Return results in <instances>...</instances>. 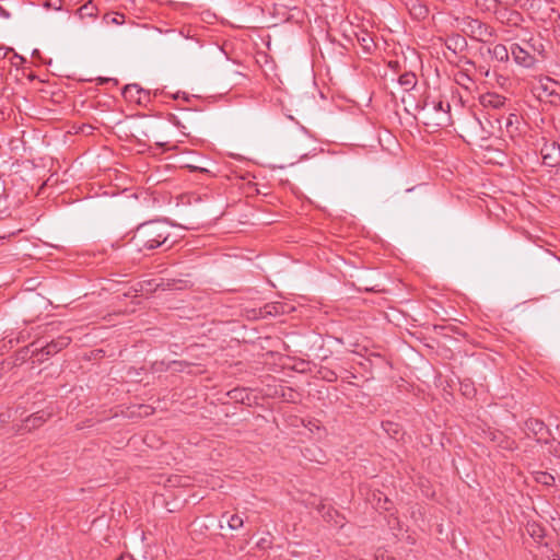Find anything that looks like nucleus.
I'll return each mask as SVG.
<instances>
[{"label":"nucleus","mask_w":560,"mask_h":560,"mask_svg":"<svg viewBox=\"0 0 560 560\" xmlns=\"http://www.w3.org/2000/svg\"><path fill=\"white\" fill-rule=\"evenodd\" d=\"M170 235L165 221L151 220L137 226L131 243L139 252L153 250L165 244Z\"/></svg>","instance_id":"1"},{"label":"nucleus","mask_w":560,"mask_h":560,"mask_svg":"<svg viewBox=\"0 0 560 560\" xmlns=\"http://www.w3.org/2000/svg\"><path fill=\"white\" fill-rule=\"evenodd\" d=\"M428 103H425L421 109L425 110L427 121L424 122L427 126L434 127H447L452 122L451 117V105L450 103H445L443 101L433 102L431 108H427Z\"/></svg>","instance_id":"2"},{"label":"nucleus","mask_w":560,"mask_h":560,"mask_svg":"<svg viewBox=\"0 0 560 560\" xmlns=\"http://www.w3.org/2000/svg\"><path fill=\"white\" fill-rule=\"evenodd\" d=\"M71 342V338L68 336H59L56 339L36 349L34 355L38 362L47 360L49 357L57 354L62 349L67 348Z\"/></svg>","instance_id":"3"},{"label":"nucleus","mask_w":560,"mask_h":560,"mask_svg":"<svg viewBox=\"0 0 560 560\" xmlns=\"http://www.w3.org/2000/svg\"><path fill=\"white\" fill-rule=\"evenodd\" d=\"M465 25L469 36L478 42L486 43L495 35L493 27L477 19L467 18Z\"/></svg>","instance_id":"4"},{"label":"nucleus","mask_w":560,"mask_h":560,"mask_svg":"<svg viewBox=\"0 0 560 560\" xmlns=\"http://www.w3.org/2000/svg\"><path fill=\"white\" fill-rule=\"evenodd\" d=\"M541 141L540 155L542 164L548 167L558 166L560 164V144L557 141H548L546 138H542Z\"/></svg>","instance_id":"5"},{"label":"nucleus","mask_w":560,"mask_h":560,"mask_svg":"<svg viewBox=\"0 0 560 560\" xmlns=\"http://www.w3.org/2000/svg\"><path fill=\"white\" fill-rule=\"evenodd\" d=\"M530 49L535 50V47L529 43H525V47L518 44H513L511 46V54L516 63L530 68L536 62V58L532 54Z\"/></svg>","instance_id":"6"},{"label":"nucleus","mask_w":560,"mask_h":560,"mask_svg":"<svg viewBox=\"0 0 560 560\" xmlns=\"http://www.w3.org/2000/svg\"><path fill=\"white\" fill-rule=\"evenodd\" d=\"M122 96L129 102H136L139 105H147L150 102V92L142 89L139 84H127L122 89Z\"/></svg>","instance_id":"7"},{"label":"nucleus","mask_w":560,"mask_h":560,"mask_svg":"<svg viewBox=\"0 0 560 560\" xmlns=\"http://www.w3.org/2000/svg\"><path fill=\"white\" fill-rule=\"evenodd\" d=\"M493 12L498 21L509 26H516L523 21L522 14L518 11L509 10V7L495 8Z\"/></svg>","instance_id":"8"},{"label":"nucleus","mask_w":560,"mask_h":560,"mask_svg":"<svg viewBox=\"0 0 560 560\" xmlns=\"http://www.w3.org/2000/svg\"><path fill=\"white\" fill-rule=\"evenodd\" d=\"M445 47L454 55H460L468 48L467 39L460 34H451L445 38Z\"/></svg>","instance_id":"9"},{"label":"nucleus","mask_w":560,"mask_h":560,"mask_svg":"<svg viewBox=\"0 0 560 560\" xmlns=\"http://www.w3.org/2000/svg\"><path fill=\"white\" fill-rule=\"evenodd\" d=\"M525 428L528 430L538 442V438L551 436V431L547 428L544 421L535 418H529L525 421Z\"/></svg>","instance_id":"10"},{"label":"nucleus","mask_w":560,"mask_h":560,"mask_svg":"<svg viewBox=\"0 0 560 560\" xmlns=\"http://www.w3.org/2000/svg\"><path fill=\"white\" fill-rule=\"evenodd\" d=\"M485 107L501 108L504 106L506 98L497 93H487L480 98Z\"/></svg>","instance_id":"11"},{"label":"nucleus","mask_w":560,"mask_h":560,"mask_svg":"<svg viewBox=\"0 0 560 560\" xmlns=\"http://www.w3.org/2000/svg\"><path fill=\"white\" fill-rule=\"evenodd\" d=\"M488 52L498 61L503 62L509 60V50L503 44H497L493 48H489Z\"/></svg>","instance_id":"12"},{"label":"nucleus","mask_w":560,"mask_h":560,"mask_svg":"<svg viewBox=\"0 0 560 560\" xmlns=\"http://www.w3.org/2000/svg\"><path fill=\"white\" fill-rule=\"evenodd\" d=\"M417 77L413 72H405L398 78V83L405 89L410 91L417 85Z\"/></svg>","instance_id":"13"},{"label":"nucleus","mask_w":560,"mask_h":560,"mask_svg":"<svg viewBox=\"0 0 560 560\" xmlns=\"http://www.w3.org/2000/svg\"><path fill=\"white\" fill-rule=\"evenodd\" d=\"M47 417H48V415H46L44 412L33 413L25 420V427L30 430L36 429V428L40 427L47 420Z\"/></svg>","instance_id":"14"},{"label":"nucleus","mask_w":560,"mask_h":560,"mask_svg":"<svg viewBox=\"0 0 560 560\" xmlns=\"http://www.w3.org/2000/svg\"><path fill=\"white\" fill-rule=\"evenodd\" d=\"M534 480L540 485L551 487L555 485V477L547 471H534L533 472Z\"/></svg>","instance_id":"15"},{"label":"nucleus","mask_w":560,"mask_h":560,"mask_svg":"<svg viewBox=\"0 0 560 560\" xmlns=\"http://www.w3.org/2000/svg\"><path fill=\"white\" fill-rule=\"evenodd\" d=\"M538 443L549 445L548 452L551 455L560 458V442L557 441L555 438H538Z\"/></svg>","instance_id":"16"},{"label":"nucleus","mask_w":560,"mask_h":560,"mask_svg":"<svg viewBox=\"0 0 560 560\" xmlns=\"http://www.w3.org/2000/svg\"><path fill=\"white\" fill-rule=\"evenodd\" d=\"M317 376L329 383L336 382L338 378L336 372L326 366L319 368V370L317 371Z\"/></svg>","instance_id":"17"},{"label":"nucleus","mask_w":560,"mask_h":560,"mask_svg":"<svg viewBox=\"0 0 560 560\" xmlns=\"http://www.w3.org/2000/svg\"><path fill=\"white\" fill-rule=\"evenodd\" d=\"M230 398L234 399L235 401H240L242 404L245 402V399L249 398L248 393L244 388H234L228 393Z\"/></svg>","instance_id":"18"},{"label":"nucleus","mask_w":560,"mask_h":560,"mask_svg":"<svg viewBox=\"0 0 560 560\" xmlns=\"http://www.w3.org/2000/svg\"><path fill=\"white\" fill-rule=\"evenodd\" d=\"M188 287V281L183 279H167L166 289L184 290Z\"/></svg>","instance_id":"19"},{"label":"nucleus","mask_w":560,"mask_h":560,"mask_svg":"<svg viewBox=\"0 0 560 560\" xmlns=\"http://www.w3.org/2000/svg\"><path fill=\"white\" fill-rule=\"evenodd\" d=\"M243 524V518L237 514H233L228 518V525L233 530L241 528Z\"/></svg>","instance_id":"20"},{"label":"nucleus","mask_w":560,"mask_h":560,"mask_svg":"<svg viewBox=\"0 0 560 560\" xmlns=\"http://www.w3.org/2000/svg\"><path fill=\"white\" fill-rule=\"evenodd\" d=\"M476 3L486 11H494L497 8L494 0H476Z\"/></svg>","instance_id":"21"},{"label":"nucleus","mask_w":560,"mask_h":560,"mask_svg":"<svg viewBox=\"0 0 560 560\" xmlns=\"http://www.w3.org/2000/svg\"><path fill=\"white\" fill-rule=\"evenodd\" d=\"M532 537L542 538L545 536V530L542 527L538 525H533L530 530Z\"/></svg>","instance_id":"22"},{"label":"nucleus","mask_w":560,"mask_h":560,"mask_svg":"<svg viewBox=\"0 0 560 560\" xmlns=\"http://www.w3.org/2000/svg\"><path fill=\"white\" fill-rule=\"evenodd\" d=\"M171 364L174 366L175 371L179 372L184 371V368L189 366V363L186 361H173Z\"/></svg>","instance_id":"23"},{"label":"nucleus","mask_w":560,"mask_h":560,"mask_svg":"<svg viewBox=\"0 0 560 560\" xmlns=\"http://www.w3.org/2000/svg\"><path fill=\"white\" fill-rule=\"evenodd\" d=\"M517 121H518V116L516 114H510L509 117L506 118V124H505L506 129L510 131V127H512L513 124L517 122Z\"/></svg>","instance_id":"24"},{"label":"nucleus","mask_w":560,"mask_h":560,"mask_svg":"<svg viewBox=\"0 0 560 560\" xmlns=\"http://www.w3.org/2000/svg\"><path fill=\"white\" fill-rule=\"evenodd\" d=\"M167 279H160L158 283H155L154 291H167L166 289Z\"/></svg>","instance_id":"25"},{"label":"nucleus","mask_w":560,"mask_h":560,"mask_svg":"<svg viewBox=\"0 0 560 560\" xmlns=\"http://www.w3.org/2000/svg\"><path fill=\"white\" fill-rule=\"evenodd\" d=\"M413 10L417 12L418 15L420 16H425L427 13H428V9L427 7L422 5V4H418V5H415L413 7Z\"/></svg>","instance_id":"26"},{"label":"nucleus","mask_w":560,"mask_h":560,"mask_svg":"<svg viewBox=\"0 0 560 560\" xmlns=\"http://www.w3.org/2000/svg\"><path fill=\"white\" fill-rule=\"evenodd\" d=\"M495 7H510L516 2V0H494Z\"/></svg>","instance_id":"27"},{"label":"nucleus","mask_w":560,"mask_h":560,"mask_svg":"<svg viewBox=\"0 0 560 560\" xmlns=\"http://www.w3.org/2000/svg\"><path fill=\"white\" fill-rule=\"evenodd\" d=\"M168 35H171L174 39L179 40L180 43H185L187 38H185L182 34H176L175 31H167Z\"/></svg>","instance_id":"28"},{"label":"nucleus","mask_w":560,"mask_h":560,"mask_svg":"<svg viewBox=\"0 0 560 560\" xmlns=\"http://www.w3.org/2000/svg\"><path fill=\"white\" fill-rule=\"evenodd\" d=\"M360 40H361L362 46L366 49L370 48V44L373 42L369 35L363 36Z\"/></svg>","instance_id":"29"},{"label":"nucleus","mask_w":560,"mask_h":560,"mask_svg":"<svg viewBox=\"0 0 560 560\" xmlns=\"http://www.w3.org/2000/svg\"><path fill=\"white\" fill-rule=\"evenodd\" d=\"M475 393V388L471 387L470 385L466 384V385H463V394L466 395V396H470L471 394Z\"/></svg>","instance_id":"30"},{"label":"nucleus","mask_w":560,"mask_h":560,"mask_svg":"<svg viewBox=\"0 0 560 560\" xmlns=\"http://www.w3.org/2000/svg\"><path fill=\"white\" fill-rule=\"evenodd\" d=\"M125 15L116 13L115 16L112 19V22L115 24H121L124 22Z\"/></svg>","instance_id":"31"},{"label":"nucleus","mask_w":560,"mask_h":560,"mask_svg":"<svg viewBox=\"0 0 560 560\" xmlns=\"http://www.w3.org/2000/svg\"><path fill=\"white\" fill-rule=\"evenodd\" d=\"M0 16H2L4 19H9L10 18V12L7 11L2 5H0Z\"/></svg>","instance_id":"32"},{"label":"nucleus","mask_w":560,"mask_h":560,"mask_svg":"<svg viewBox=\"0 0 560 560\" xmlns=\"http://www.w3.org/2000/svg\"><path fill=\"white\" fill-rule=\"evenodd\" d=\"M170 120L175 124L176 126H180V122L178 121L177 117L175 115H170Z\"/></svg>","instance_id":"33"},{"label":"nucleus","mask_w":560,"mask_h":560,"mask_svg":"<svg viewBox=\"0 0 560 560\" xmlns=\"http://www.w3.org/2000/svg\"><path fill=\"white\" fill-rule=\"evenodd\" d=\"M191 171H199V172H208L206 168L198 167V166H189Z\"/></svg>","instance_id":"34"},{"label":"nucleus","mask_w":560,"mask_h":560,"mask_svg":"<svg viewBox=\"0 0 560 560\" xmlns=\"http://www.w3.org/2000/svg\"><path fill=\"white\" fill-rule=\"evenodd\" d=\"M140 408H141V409H144V413H145V415H149V413H150L149 409H151V408H150L149 406L141 405V406H140Z\"/></svg>","instance_id":"35"},{"label":"nucleus","mask_w":560,"mask_h":560,"mask_svg":"<svg viewBox=\"0 0 560 560\" xmlns=\"http://www.w3.org/2000/svg\"><path fill=\"white\" fill-rule=\"evenodd\" d=\"M465 62H466L467 65H474V62H472L470 59H465Z\"/></svg>","instance_id":"36"},{"label":"nucleus","mask_w":560,"mask_h":560,"mask_svg":"<svg viewBox=\"0 0 560 560\" xmlns=\"http://www.w3.org/2000/svg\"><path fill=\"white\" fill-rule=\"evenodd\" d=\"M384 425H389L390 427V425H393V423L392 422H386Z\"/></svg>","instance_id":"37"}]
</instances>
